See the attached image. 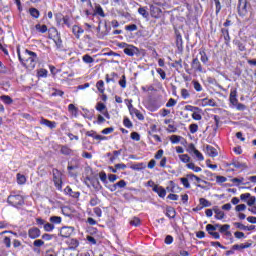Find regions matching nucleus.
<instances>
[{"label":"nucleus","instance_id":"obj_1","mask_svg":"<svg viewBox=\"0 0 256 256\" xmlns=\"http://www.w3.org/2000/svg\"><path fill=\"white\" fill-rule=\"evenodd\" d=\"M231 225L229 224H208L206 225V231L208 235H210L213 239H221V235H223L224 239L229 241L228 243H235V239H233V234L230 232ZM219 232H216V231ZM221 233V234H219Z\"/></svg>","mask_w":256,"mask_h":256},{"label":"nucleus","instance_id":"obj_2","mask_svg":"<svg viewBox=\"0 0 256 256\" xmlns=\"http://www.w3.org/2000/svg\"><path fill=\"white\" fill-rule=\"evenodd\" d=\"M16 53L22 67L25 69L33 70L35 67H37V63L39 62V56H37V53L29 49H25L21 53V47L19 46L16 48Z\"/></svg>","mask_w":256,"mask_h":256},{"label":"nucleus","instance_id":"obj_3","mask_svg":"<svg viewBox=\"0 0 256 256\" xmlns=\"http://www.w3.org/2000/svg\"><path fill=\"white\" fill-rule=\"evenodd\" d=\"M35 221L38 227H43L45 233H53L55 231V225H61L63 218L61 216H51L49 222H46L45 219L38 217Z\"/></svg>","mask_w":256,"mask_h":256},{"label":"nucleus","instance_id":"obj_4","mask_svg":"<svg viewBox=\"0 0 256 256\" xmlns=\"http://www.w3.org/2000/svg\"><path fill=\"white\" fill-rule=\"evenodd\" d=\"M7 203L16 209H21L25 205V198L19 194H10L7 198Z\"/></svg>","mask_w":256,"mask_h":256},{"label":"nucleus","instance_id":"obj_5","mask_svg":"<svg viewBox=\"0 0 256 256\" xmlns=\"http://www.w3.org/2000/svg\"><path fill=\"white\" fill-rule=\"evenodd\" d=\"M191 69L186 68L185 71L188 75H192V71H194V73H206L207 71L205 70V68L203 67V64H201V61L199 60V58H194L191 62Z\"/></svg>","mask_w":256,"mask_h":256},{"label":"nucleus","instance_id":"obj_6","mask_svg":"<svg viewBox=\"0 0 256 256\" xmlns=\"http://www.w3.org/2000/svg\"><path fill=\"white\" fill-rule=\"evenodd\" d=\"M251 11V2L249 0H238V15L247 17Z\"/></svg>","mask_w":256,"mask_h":256},{"label":"nucleus","instance_id":"obj_7","mask_svg":"<svg viewBox=\"0 0 256 256\" xmlns=\"http://www.w3.org/2000/svg\"><path fill=\"white\" fill-rule=\"evenodd\" d=\"M53 183L58 191H63V173L59 169L54 168L52 170Z\"/></svg>","mask_w":256,"mask_h":256},{"label":"nucleus","instance_id":"obj_8","mask_svg":"<svg viewBox=\"0 0 256 256\" xmlns=\"http://www.w3.org/2000/svg\"><path fill=\"white\" fill-rule=\"evenodd\" d=\"M52 33L49 34V39H52L56 45L57 51H63V40L61 39V34L57 29L53 28Z\"/></svg>","mask_w":256,"mask_h":256},{"label":"nucleus","instance_id":"obj_9","mask_svg":"<svg viewBox=\"0 0 256 256\" xmlns=\"http://www.w3.org/2000/svg\"><path fill=\"white\" fill-rule=\"evenodd\" d=\"M188 153L191 155H194L198 161H205V157L203 156V153H201L197 148L195 147V144L190 143L188 145Z\"/></svg>","mask_w":256,"mask_h":256},{"label":"nucleus","instance_id":"obj_10","mask_svg":"<svg viewBox=\"0 0 256 256\" xmlns=\"http://www.w3.org/2000/svg\"><path fill=\"white\" fill-rule=\"evenodd\" d=\"M75 232V228L73 226H63L60 228L59 235L63 239H68Z\"/></svg>","mask_w":256,"mask_h":256},{"label":"nucleus","instance_id":"obj_11","mask_svg":"<svg viewBox=\"0 0 256 256\" xmlns=\"http://www.w3.org/2000/svg\"><path fill=\"white\" fill-rule=\"evenodd\" d=\"M96 111H98L99 113H102V115L106 118V119H111V115L109 114V110H107V106L102 103V102H98L95 106Z\"/></svg>","mask_w":256,"mask_h":256},{"label":"nucleus","instance_id":"obj_12","mask_svg":"<svg viewBox=\"0 0 256 256\" xmlns=\"http://www.w3.org/2000/svg\"><path fill=\"white\" fill-rule=\"evenodd\" d=\"M150 15L153 19H161L163 17V10L157 5H150Z\"/></svg>","mask_w":256,"mask_h":256},{"label":"nucleus","instance_id":"obj_13","mask_svg":"<svg viewBox=\"0 0 256 256\" xmlns=\"http://www.w3.org/2000/svg\"><path fill=\"white\" fill-rule=\"evenodd\" d=\"M106 187L111 191V193H115L117 189H125V187H127V182L125 180H120L117 183Z\"/></svg>","mask_w":256,"mask_h":256},{"label":"nucleus","instance_id":"obj_14","mask_svg":"<svg viewBox=\"0 0 256 256\" xmlns=\"http://www.w3.org/2000/svg\"><path fill=\"white\" fill-rule=\"evenodd\" d=\"M175 37V43L178 49V53H183V36H181V32H179V30H175Z\"/></svg>","mask_w":256,"mask_h":256},{"label":"nucleus","instance_id":"obj_15","mask_svg":"<svg viewBox=\"0 0 256 256\" xmlns=\"http://www.w3.org/2000/svg\"><path fill=\"white\" fill-rule=\"evenodd\" d=\"M29 239H39L41 237V229L39 227H31L28 229Z\"/></svg>","mask_w":256,"mask_h":256},{"label":"nucleus","instance_id":"obj_16","mask_svg":"<svg viewBox=\"0 0 256 256\" xmlns=\"http://www.w3.org/2000/svg\"><path fill=\"white\" fill-rule=\"evenodd\" d=\"M64 195H67L68 197H71L72 199H79V197H81V192L73 191L71 186H67L64 189Z\"/></svg>","mask_w":256,"mask_h":256},{"label":"nucleus","instance_id":"obj_17","mask_svg":"<svg viewBox=\"0 0 256 256\" xmlns=\"http://www.w3.org/2000/svg\"><path fill=\"white\" fill-rule=\"evenodd\" d=\"M92 17H101L102 19H105V17H107V14H105V10H103V7H101V4L95 5L94 12L92 13Z\"/></svg>","mask_w":256,"mask_h":256},{"label":"nucleus","instance_id":"obj_18","mask_svg":"<svg viewBox=\"0 0 256 256\" xmlns=\"http://www.w3.org/2000/svg\"><path fill=\"white\" fill-rule=\"evenodd\" d=\"M86 137H92V139H95L96 141H107V136L99 135L95 130L87 131Z\"/></svg>","mask_w":256,"mask_h":256},{"label":"nucleus","instance_id":"obj_19","mask_svg":"<svg viewBox=\"0 0 256 256\" xmlns=\"http://www.w3.org/2000/svg\"><path fill=\"white\" fill-rule=\"evenodd\" d=\"M124 53L128 57H135V55L139 53V48L130 44L128 47L124 48Z\"/></svg>","mask_w":256,"mask_h":256},{"label":"nucleus","instance_id":"obj_20","mask_svg":"<svg viewBox=\"0 0 256 256\" xmlns=\"http://www.w3.org/2000/svg\"><path fill=\"white\" fill-rule=\"evenodd\" d=\"M152 191H154V193H157L158 197H160L161 199H165V197L167 196V190L163 188V186L154 185Z\"/></svg>","mask_w":256,"mask_h":256},{"label":"nucleus","instance_id":"obj_21","mask_svg":"<svg viewBox=\"0 0 256 256\" xmlns=\"http://www.w3.org/2000/svg\"><path fill=\"white\" fill-rule=\"evenodd\" d=\"M253 247V241L250 240L246 243H242V244H235L232 246L233 251H242V249H249Z\"/></svg>","mask_w":256,"mask_h":256},{"label":"nucleus","instance_id":"obj_22","mask_svg":"<svg viewBox=\"0 0 256 256\" xmlns=\"http://www.w3.org/2000/svg\"><path fill=\"white\" fill-rule=\"evenodd\" d=\"M40 125H45V127H48L49 129H56L57 128V122L51 121V120L46 119L44 117L40 118Z\"/></svg>","mask_w":256,"mask_h":256},{"label":"nucleus","instance_id":"obj_23","mask_svg":"<svg viewBox=\"0 0 256 256\" xmlns=\"http://www.w3.org/2000/svg\"><path fill=\"white\" fill-rule=\"evenodd\" d=\"M221 37H223L224 39V43L227 47H229V45H231V36L229 35V29L227 28H222L221 29Z\"/></svg>","mask_w":256,"mask_h":256},{"label":"nucleus","instance_id":"obj_24","mask_svg":"<svg viewBox=\"0 0 256 256\" xmlns=\"http://www.w3.org/2000/svg\"><path fill=\"white\" fill-rule=\"evenodd\" d=\"M129 111H130V115H135V117H137L139 121L145 120V116L143 115V113H141L139 109L133 108V106H130Z\"/></svg>","mask_w":256,"mask_h":256},{"label":"nucleus","instance_id":"obj_25","mask_svg":"<svg viewBox=\"0 0 256 256\" xmlns=\"http://www.w3.org/2000/svg\"><path fill=\"white\" fill-rule=\"evenodd\" d=\"M72 33L73 35L77 38V39H81V35H83L85 33V29H83L81 26L79 25H74L72 27Z\"/></svg>","mask_w":256,"mask_h":256},{"label":"nucleus","instance_id":"obj_26","mask_svg":"<svg viewBox=\"0 0 256 256\" xmlns=\"http://www.w3.org/2000/svg\"><path fill=\"white\" fill-rule=\"evenodd\" d=\"M199 55H200L201 63H203L204 65H208L209 64V56L207 55V51L205 50V48H201L199 50Z\"/></svg>","mask_w":256,"mask_h":256},{"label":"nucleus","instance_id":"obj_27","mask_svg":"<svg viewBox=\"0 0 256 256\" xmlns=\"http://www.w3.org/2000/svg\"><path fill=\"white\" fill-rule=\"evenodd\" d=\"M117 79H119V74H117V72H112L105 75L106 83H117Z\"/></svg>","mask_w":256,"mask_h":256},{"label":"nucleus","instance_id":"obj_28","mask_svg":"<svg viewBox=\"0 0 256 256\" xmlns=\"http://www.w3.org/2000/svg\"><path fill=\"white\" fill-rule=\"evenodd\" d=\"M212 211H214L215 213V219H218L219 221H221L222 219H225V212L219 209V206H214Z\"/></svg>","mask_w":256,"mask_h":256},{"label":"nucleus","instance_id":"obj_29","mask_svg":"<svg viewBox=\"0 0 256 256\" xmlns=\"http://www.w3.org/2000/svg\"><path fill=\"white\" fill-rule=\"evenodd\" d=\"M206 155L208 157H217L219 155V152H217V149L211 145H206Z\"/></svg>","mask_w":256,"mask_h":256},{"label":"nucleus","instance_id":"obj_30","mask_svg":"<svg viewBox=\"0 0 256 256\" xmlns=\"http://www.w3.org/2000/svg\"><path fill=\"white\" fill-rule=\"evenodd\" d=\"M229 101H230L231 105H234V106L239 103V100L237 99V90L236 89H231Z\"/></svg>","mask_w":256,"mask_h":256},{"label":"nucleus","instance_id":"obj_31","mask_svg":"<svg viewBox=\"0 0 256 256\" xmlns=\"http://www.w3.org/2000/svg\"><path fill=\"white\" fill-rule=\"evenodd\" d=\"M226 167H235V169H246L247 165L237 160H232L230 164H226Z\"/></svg>","mask_w":256,"mask_h":256},{"label":"nucleus","instance_id":"obj_32","mask_svg":"<svg viewBox=\"0 0 256 256\" xmlns=\"http://www.w3.org/2000/svg\"><path fill=\"white\" fill-rule=\"evenodd\" d=\"M59 148L61 155L69 156L73 154V150L67 145H60Z\"/></svg>","mask_w":256,"mask_h":256},{"label":"nucleus","instance_id":"obj_33","mask_svg":"<svg viewBox=\"0 0 256 256\" xmlns=\"http://www.w3.org/2000/svg\"><path fill=\"white\" fill-rule=\"evenodd\" d=\"M177 215V211L175 210V208L168 206L166 208V217H168L169 219H175Z\"/></svg>","mask_w":256,"mask_h":256},{"label":"nucleus","instance_id":"obj_34","mask_svg":"<svg viewBox=\"0 0 256 256\" xmlns=\"http://www.w3.org/2000/svg\"><path fill=\"white\" fill-rule=\"evenodd\" d=\"M213 119H214L215 125L212 126V128H213L214 133H217V131H218V129H219V125H221V116H219V115H214V116H213Z\"/></svg>","mask_w":256,"mask_h":256},{"label":"nucleus","instance_id":"obj_35","mask_svg":"<svg viewBox=\"0 0 256 256\" xmlns=\"http://www.w3.org/2000/svg\"><path fill=\"white\" fill-rule=\"evenodd\" d=\"M82 61L86 65H91L92 63H95V58H93V56H91L89 54H85L82 56Z\"/></svg>","mask_w":256,"mask_h":256},{"label":"nucleus","instance_id":"obj_36","mask_svg":"<svg viewBox=\"0 0 256 256\" xmlns=\"http://www.w3.org/2000/svg\"><path fill=\"white\" fill-rule=\"evenodd\" d=\"M68 111L74 117H77V115H79V108H77V106H75V104H69Z\"/></svg>","mask_w":256,"mask_h":256},{"label":"nucleus","instance_id":"obj_37","mask_svg":"<svg viewBox=\"0 0 256 256\" xmlns=\"http://www.w3.org/2000/svg\"><path fill=\"white\" fill-rule=\"evenodd\" d=\"M47 75H49V71H47V69L42 68L37 70L36 76L38 77V79H46Z\"/></svg>","mask_w":256,"mask_h":256},{"label":"nucleus","instance_id":"obj_38","mask_svg":"<svg viewBox=\"0 0 256 256\" xmlns=\"http://www.w3.org/2000/svg\"><path fill=\"white\" fill-rule=\"evenodd\" d=\"M0 99L4 105H13V98L9 95H2L0 96Z\"/></svg>","mask_w":256,"mask_h":256},{"label":"nucleus","instance_id":"obj_39","mask_svg":"<svg viewBox=\"0 0 256 256\" xmlns=\"http://www.w3.org/2000/svg\"><path fill=\"white\" fill-rule=\"evenodd\" d=\"M233 43L236 45L238 50L247 51V48L245 47V42H243L241 40H233Z\"/></svg>","mask_w":256,"mask_h":256},{"label":"nucleus","instance_id":"obj_40","mask_svg":"<svg viewBox=\"0 0 256 256\" xmlns=\"http://www.w3.org/2000/svg\"><path fill=\"white\" fill-rule=\"evenodd\" d=\"M16 179H17L18 185H25V183H27V177H25V175L21 173H18L16 175Z\"/></svg>","mask_w":256,"mask_h":256},{"label":"nucleus","instance_id":"obj_41","mask_svg":"<svg viewBox=\"0 0 256 256\" xmlns=\"http://www.w3.org/2000/svg\"><path fill=\"white\" fill-rule=\"evenodd\" d=\"M96 89H98L99 93L103 95V93H105V82L103 80H99L96 83Z\"/></svg>","mask_w":256,"mask_h":256},{"label":"nucleus","instance_id":"obj_42","mask_svg":"<svg viewBox=\"0 0 256 256\" xmlns=\"http://www.w3.org/2000/svg\"><path fill=\"white\" fill-rule=\"evenodd\" d=\"M171 67L179 71V69H183V59L175 60L174 63L171 64Z\"/></svg>","mask_w":256,"mask_h":256},{"label":"nucleus","instance_id":"obj_43","mask_svg":"<svg viewBox=\"0 0 256 256\" xmlns=\"http://www.w3.org/2000/svg\"><path fill=\"white\" fill-rule=\"evenodd\" d=\"M70 249H77L79 247V240L77 238H72L68 241Z\"/></svg>","mask_w":256,"mask_h":256},{"label":"nucleus","instance_id":"obj_44","mask_svg":"<svg viewBox=\"0 0 256 256\" xmlns=\"http://www.w3.org/2000/svg\"><path fill=\"white\" fill-rule=\"evenodd\" d=\"M139 15H142L144 19H149V12L147 11V7L138 8Z\"/></svg>","mask_w":256,"mask_h":256},{"label":"nucleus","instance_id":"obj_45","mask_svg":"<svg viewBox=\"0 0 256 256\" xmlns=\"http://www.w3.org/2000/svg\"><path fill=\"white\" fill-rule=\"evenodd\" d=\"M29 13L34 19H39V17H41V12H39L37 8H30Z\"/></svg>","mask_w":256,"mask_h":256},{"label":"nucleus","instance_id":"obj_46","mask_svg":"<svg viewBox=\"0 0 256 256\" xmlns=\"http://www.w3.org/2000/svg\"><path fill=\"white\" fill-rule=\"evenodd\" d=\"M192 85H193L195 91H197V93H201V91H203V86L201 85V83L198 80H193Z\"/></svg>","mask_w":256,"mask_h":256},{"label":"nucleus","instance_id":"obj_47","mask_svg":"<svg viewBox=\"0 0 256 256\" xmlns=\"http://www.w3.org/2000/svg\"><path fill=\"white\" fill-rule=\"evenodd\" d=\"M245 178L240 177V178H232L231 182L236 183V185H249V182H244Z\"/></svg>","mask_w":256,"mask_h":256},{"label":"nucleus","instance_id":"obj_48","mask_svg":"<svg viewBox=\"0 0 256 256\" xmlns=\"http://www.w3.org/2000/svg\"><path fill=\"white\" fill-rule=\"evenodd\" d=\"M121 153H123V150H114L113 151V156L110 157V163H115V160L117 159V157H119V155H121Z\"/></svg>","mask_w":256,"mask_h":256},{"label":"nucleus","instance_id":"obj_49","mask_svg":"<svg viewBox=\"0 0 256 256\" xmlns=\"http://www.w3.org/2000/svg\"><path fill=\"white\" fill-rule=\"evenodd\" d=\"M180 181L185 189H191V184L189 183V178L186 175L185 177L180 178Z\"/></svg>","mask_w":256,"mask_h":256},{"label":"nucleus","instance_id":"obj_50","mask_svg":"<svg viewBox=\"0 0 256 256\" xmlns=\"http://www.w3.org/2000/svg\"><path fill=\"white\" fill-rule=\"evenodd\" d=\"M35 29L36 31H38V33H47V25L43 24H36L35 25Z\"/></svg>","mask_w":256,"mask_h":256},{"label":"nucleus","instance_id":"obj_51","mask_svg":"<svg viewBox=\"0 0 256 256\" xmlns=\"http://www.w3.org/2000/svg\"><path fill=\"white\" fill-rule=\"evenodd\" d=\"M100 203H101V200L97 196L91 198L89 201V204L91 207H97V205H99Z\"/></svg>","mask_w":256,"mask_h":256},{"label":"nucleus","instance_id":"obj_52","mask_svg":"<svg viewBox=\"0 0 256 256\" xmlns=\"http://www.w3.org/2000/svg\"><path fill=\"white\" fill-rule=\"evenodd\" d=\"M187 178L189 181H195L196 183H201V181H203L199 176L195 174H187Z\"/></svg>","mask_w":256,"mask_h":256},{"label":"nucleus","instance_id":"obj_53","mask_svg":"<svg viewBox=\"0 0 256 256\" xmlns=\"http://www.w3.org/2000/svg\"><path fill=\"white\" fill-rule=\"evenodd\" d=\"M175 187L176 184L173 181H169L168 186L166 187V191H168V193H175Z\"/></svg>","mask_w":256,"mask_h":256},{"label":"nucleus","instance_id":"obj_54","mask_svg":"<svg viewBox=\"0 0 256 256\" xmlns=\"http://www.w3.org/2000/svg\"><path fill=\"white\" fill-rule=\"evenodd\" d=\"M130 225L132 227H139L141 225V219L139 217H134L131 221H130Z\"/></svg>","mask_w":256,"mask_h":256},{"label":"nucleus","instance_id":"obj_55","mask_svg":"<svg viewBox=\"0 0 256 256\" xmlns=\"http://www.w3.org/2000/svg\"><path fill=\"white\" fill-rule=\"evenodd\" d=\"M179 159L180 161H182V163H187V164H189L191 161V157H189V154L179 155Z\"/></svg>","mask_w":256,"mask_h":256},{"label":"nucleus","instance_id":"obj_56","mask_svg":"<svg viewBox=\"0 0 256 256\" xmlns=\"http://www.w3.org/2000/svg\"><path fill=\"white\" fill-rule=\"evenodd\" d=\"M123 125L124 127H126L127 129H131L133 127V122H131V119H129L128 117H124L123 119Z\"/></svg>","mask_w":256,"mask_h":256},{"label":"nucleus","instance_id":"obj_57","mask_svg":"<svg viewBox=\"0 0 256 256\" xmlns=\"http://www.w3.org/2000/svg\"><path fill=\"white\" fill-rule=\"evenodd\" d=\"M199 203L201 206V208L203 209V207H211V202L205 198H200L199 199Z\"/></svg>","mask_w":256,"mask_h":256},{"label":"nucleus","instance_id":"obj_58","mask_svg":"<svg viewBox=\"0 0 256 256\" xmlns=\"http://www.w3.org/2000/svg\"><path fill=\"white\" fill-rule=\"evenodd\" d=\"M118 84L122 89H125L127 87V77L122 75V78L119 80Z\"/></svg>","mask_w":256,"mask_h":256},{"label":"nucleus","instance_id":"obj_59","mask_svg":"<svg viewBox=\"0 0 256 256\" xmlns=\"http://www.w3.org/2000/svg\"><path fill=\"white\" fill-rule=\"evenodd\" d=\"M139 29L137 27V24H130L125 26V31H129L130 33H133V31H137Z\"/></svg>","mask_w":256,"mask_h":256},{"label":"nucleus","instance_id":"obj_60","mask_svg":"<svg viewBox=\"0 0 256 256\" xmlns=\"http://www.w3.org/2000/svg\"><path fill=\"white\" fill-rule=\"evenodd\" d=\"M189 131L192 135H195V133H197V131H199V125L197 124H190L189 125Z\"/></svg>","mask_w":256,"mask_h":256},{"label":"nucleus","instance_id":"obj_61","mask_svg":"<svg viewBox=\"0 0 256 256\" xmlns=\"http://www.w3.org/2000/svg\"><path fill=\"white\" fill-rule=\"evenodd\" d=\"M181 139H183V137L178 136V135H172V136L170 137V141H171V143H172L173 145L179 143V141H181Z\"/></svg>","mask_w":256,"mask_h":256},{"label":"nucleus","instance_id":"obj_62","mask_svg":"<svg viewBox=\"0 0 256 256\" xmlns=\"http://www.w3.org/2000/svg\"><path fill=\"white\" fill-rule=\"evenodd\" d=\"M99 178H100V181L104 183V185H107V173L105 171H101L99 173Z\"/></svg>","mask_w":256,"mask_h":256},{"label":"nucleus","instance_id":"obj_63","mask_svg":"<svg viewBox=\"0 0 256 256\" xmlns=\"http://www.w3.org/2000/svg\"><path fill=\"white\" fill-rule=\"evenodd\" d=\"M3 244L7 249H11V238L9 236H5L3 238Z\"/></svg>","mask_w":256,"mask_h":256},{"label":"nucleus","instance_id":"obj_64","mask_svg":"<svg viewBox=\"0 0 256 256\" xmlns=\"http://www.w3.org/2000/svg\"><path fill=\"white\" fill-rule=\"evenodd\" d=\"M33 245L35 247H43V245H45V241H43L42 239H36L34 242H33Z\"/></svg>","mask_w":256,"mask_h":256}]
</instances>
